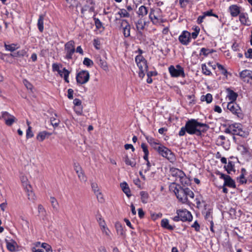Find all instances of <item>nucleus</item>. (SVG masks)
<instances>
[{
    "instance_id": "17",
    "label": "nucleus",
    "mask_w": 252,
    "mask_h": 252,
    "mask_svg": "<svg viewBox=\"0 0 252 252\" xmlns=\"http://www.w3.org/2000/svg\"><path fill=\"white\" fill-rule=\"evenodd\" d=\"M228 11L232 17H236L240 14V7L236 4L230 5Z\"/></svg>"
},
{
    "instance_id": "21",
    "label": "nucleus",
    "mask_w": 252,
    "mask_h": 252,
    "mask_svg": "<svg viewBox=\"0 0 252 252\" xmlns=\"http://www.w3.org/2000/svg\"><path fill=\"white\" fill-rule=\"evenodd\" d=\"M239 20L241 24L249 25L250 21L249 20L248 13L244 12L240 13L239 14Z\"/></svg>"
},
{
    "instance_id": "41",
    "label": "nucleus",
    "mask_w": 252,
    "mask_h": 252,
    "mask_svg": "<svg viewBox=\"0 0 252 252\" xmlns=\"http://www.w3.org/2000/svg\"><path fill=\"white\" fill-rule=\"evenodd\" d=\"M26 53V51L25 50H21L18 51L16 53L14 54H2V56H10V57H17L20 56H24Z\"/></svg>"
},
{
    "instance_id": "52",
    "label": "nucleus",
    "mask_w": 252,
    "mask_h": 252,
    "mask_svg": "<svg viewBox=\"0 0 252 252\" xmlns=\"http://www.w3.org/2000/svg\"><path fill=\"white\" fill-rule=\"evenodd\" d=\"M83 64L87 66H91L93 65L94 63L91 59L85 58L83 61Z\"/></svg>"
},
{
    "instance_id": "7",
    "label": "nucleus",
    "mask_w": 252,
    "mask_h": 252,
    "mask_svg": "<svg viewBox=\"0 0 252 252\" xmlns=\"http://www.w3.org/2000/svg\"><path fill=\"white\" fill-rule=\"evenodd\" d=\"M75 51V43L73 41L70 40L66 43L64 45L65 58L67 60L71 59Z\"/></svg>"
},
{
    "instance_id": "48",
    "label": "nucleus",
    "mask_w": 252,
    "mask_h": 252,
    "mask_svg": "<svg viewBox=\"0 0 252 252\" xmlns=\"http://www.w3.org/2000/svg\"><path fill=\"white\" fill-rule=\"evenodd\" d=\"M118 14L120 15L121 17H128L129 16V14L125 9H120L118 12Z\"/></svg>"
},
{
    "instance_id": "57",
    "label": "nucleus",
    "mask_w": 252,
    "mask_h": 252,
    "mask_svg": "<svg viewBox=\"0 0 252 252\" xmlns=\"http://www.w3.org/2000/svg\"><path fill=\"white\" fill-rule=\"evenodd\" d=\"M95 194L99 202H103L104 199L103 197V195L100 191H99V192L96 193Z\"/></svg>"
},
{
    "instance_id": "24",
    "label": "nucleus",
    "mask_w": 252,
    "mask_h": 252,
    "mask_svg": "<svg viewBox=\"0 0 252 252\" xmlns=\"http://www.w3.org/2000/svg\"><path fill=\"white\" fill-rule=\"evenodd\" d=\"M184 172L177 168H172L171 169V174L172 176L176 178V181H178V179L180 178Z\"/></svg>"
},
{
    "instance_id": "6",
    "label": "nucleus",
    "mask_w": 252,
    "mask_h": 252,
    "mask_svg": "<svg viewBox=\"0 0 252 252\" xmlns=\"http://www.w3.org/2000/svg\"><path fill=\"white\" fill-rule=\"evenodd\" d=\"M0 120H3L5 125L8 126H12L17 121V119L12 115L6 111H2L0 114Z\"/></svg>"
},
{
    "instance_id": "15",
    "label": "nucleus",
    "mask_w": 252,
    "mask_h": 252,
    "mask_svg": "<svg viewBox=\"0 0 252 252\" xmlns=\"http://www.w3.org/2000/svg\"><path fill=\"white\" fill-rule=\"evenodd\" d=\"M240 77L245 81L250 82L252 84V71L249 70H243L240 74Z\"/></svg>"
},
{
    "instance_id": "56",
    "label": "nucleus",
    "mask_w": 252,
    "mask_h": 252,
    "mask_svg": "<svg viewBox=\"0 0 252 252\" xmlns=\"http://www.w3.org/2000/svg\"><path fill=\"white\" fill-rule=\"evenodd\" d=\"M191 227L194 228L195 230L197 232L200 231V225L196 220L195 221L194 223L191 225Z\"/></svg>"
},
{
    "instance_id": "25",
    "label": "nucleus",
    "mask_w": 252,
    "mask_h": 252,
    "mask_svg": "<svg viewBox=\"0 0 252 252\" xmlns=\"http://www.w3.org/2000/svg\"><path fill=\"white\" fill-rule=\"evenodd\" d=\"M20 179L23 188H29V187L31 186L30 184L28 179L26 176H25L24 174H21L20 176Z\"/></svg>"
},
{
    "instance_id": "43",
    "label": "nucleus",
    "mask_w": 252,
    "mask_h": 252,
    "mask_svg": "<svg viewBox=\"0 0 252 252\" xmlns=\"http://www.w3.org/2000/svg\"><path fill=\"white\" fill-rule=\"evenodd\" d=\"M201 68L202 72L204 74H205L206 75H210L212 74L211 71L209 69L208 66L206 64H202Z\"/></svg>"
},
{
    "instance_id": "30",
    "label": "nucleus",
    "mask_w": 252,
    "mask_h": 252,
    "mask_svg": "<svg viewBox=\"0 0 252 252\" xmlns=\"http://www.w3.org/2000/svg\"><path fill=\"white\" fill-rule=\"evenodd\" d=\"M247 175V171L245 168H242L241 170V174L238 177V180L241 184L246 183L247 182V179L245 178V176Z\"/></svg>"
},
{
    "instance_id": "38",
    "label": "nucleus",
    "mask_w": 252,
    "mask_h": 252,
    "mask_svg": "<svg viewBox=\"0 0 252 252\" xmlns=\"http://www.w3.org/2000/svg\"><path fill=\"white\" fill-rule=\"evenodd\" d=\"M50 201L53 209L56 211H58L59 210V203L57 199L54 197H51Z\"/></svg>"
},
{
    "instance_id": "47",
    "label": "nucleus",
    "mask_w": 252,
    "mask_h": 252,
    "mask_svg": "<svg viewBox=\"0 0 252 252\" xmlns=\"http://www.w3.org/2000/svg\"><path fill=\"white\" fill-rule=\"evenodd\" d=\"M41 247L45 249L46 252H52L51 246L46 243H42Z\"/></svg>"
},
{
    "instance_id": "28",
    "label": "nucleus",
    "mask_w": 252,
    "mask_h": 252,
    "mask_svg": "<svg viewBox=\"0 0 252 252\" xmlns=\"http://www.w3.org/2000/svg\"><path fill=\"white\" fill-rule=\"evenodd\" d=\"M25 191L27 192V195L28 197V199L30 200L33 201L35 199V196L32 190V188L31 186L29 187V188H26L24 189Z\"/></svg>"
},
{
    "instance_id": "16",
    "label": "nucleus",
    "mask_w": 252,
    "mask_h": 252,
    "mask_svg": "<svg viewBox=\"0 0 252 252\" xmlns=\"http://www.w3.org/2000/svg\"><path fill=\"white\" fill-rule=\"evenodd\" d=\"M186 188H181L176 193L177 198L182 203H187V196H186Z\"/></svg>"
},
{
    "instance_id": "64",
    "label": "nucleus",
    "mask_w": 252,
    "mask_h": 252,
    "mask_svg": "<svg viewBox=\"0 0 252 252\" xmlns=\"http://www.w3.org/2000/svg\"><path fill=\"white\" fill-rule=\"evenodd\" d=\"M138 214L140 218L142 219L144 217L145 213L142 208H139L138 209Z\"/></svg>"
},
{
    "instance_id": "49",
    "label": "nucleus",
    "mask_w": 252,
    "mask_h": 252,
    "mask_svg": "<svg viewBox=\"0 0 252 252\" xmlns=\"http://www.w3.org/2000/svg\"><path fill=\"white\" fill-rule=\"evenodd\" d=\"M136 28L138 31L143 30L144 28L145 24L142 22V20H139L136 23Z\"/></svg>"
},
{
    "instance_id": "37",
    "label": "nucleus",
    "mask_w": 252,
    "mask_h": 252,
    "mask_svg": "<svg viewBox=\"0 0 252 252\" xmlns=\"http://www.w3.org/2000/svg\"><path fill=\"white\" fill-rule=\"evenodd\" d=\"M154 11L153 9H151L149 17L153 24H157L159 22V19L154 14Z\"/></svg>"
},
{
    "instance_id": "62",
    "label": "nucleus",
    "mask_w": 252,
    "mask_h": 252,
    "mask_svg": "<svg viewBox=\"0 0 252 252\" xmlns=\"http://www.w3.org/2000/svg\"><path fill=\"white\" fill-rule=\"evenodd\" d=\"M24 84L28 89L32 90V85L26 80H24Z\"/></svg>"
},
{
    "instance_id": "35",
    "label": "nucleus",
    "mask_w": 252,
    "mask_h": 252,
    "mask_svg": "<svg viewBox=\"0 0 252 252\" xmlns=\"http://www.w3.org/2000/svg\"><path fill=\"white\" fill-rule=\"evenodd\" d=\"M44 16L40 15L39 17L37 22V27L39 31L40 32H42L44 30Z\"/></svg>"
},
{
    "instance_id": "46",
    "label": "nucleus",
    "mask_w": 252,
    "mask_h": 252,
    "mask_svg": "<svg viewBox=\"0 0 252 252\" xmlns=\"http://www.w3.org/2000/svg\"><path fill=\"white\" fill-rule=\"evenodd\" d=\"M186 196H187V202L188 201V198L189 197L190 198H193L194 197V193L189 189L186 188Z\"/></svg>"
},
{
    "instance_id": "58",
    "label": "nucleus",
    "mask_w": 252,
    "mask_h": 252,
    "mask_svg": "<svg viewBox=\"0 0 252 252\" xmlns=\"http://www.w3.org/2000/svg\"><path fill=\"white\" fill-rule=\"evenodd\" d=\"M73 104L74 107H82L81 106V101L78 98H75L73 100Z\"/></svg>"
},
{
    "instance_id": "61",
    "label": "nucleus",
    "mask_w": 252,
    "mask_h": 252,
    "mask_svg": "<svg viewBox=\"0 0 252 252\" xmlns=\"http://www.w3.org/2000/svg\"><path fill=\"white\" fill-rule=\"evenodd\" d=\"M245 56L247 58H252V49H249L245 53Z\"/></svg>"
},
{
    "instance_id": "20",
    "label": "nucleus",
    "mask_w": 252,
    "mask_h": 252,
    "mask_svg": "<svg viewBox=\"0 0 252 252\" xmlns=\"http://www.w3.org/2000/svg\"><path fill=\"white\" fill-rule=\"evenodd\" d=\"M123 160L125 161V163L127 165H129L132 167H135L136 165V161L134 158H130L127 155H126L125 157L123 158Z\"/></svg>"
},
{
    "instance_id": "12",
    "label": "nucleus",
    "mask_w": 252,
    "mask_h": 252,
    "mask_svg": "<svg viewBox=\"0 0 252 252\" xmlns=\"http://www.w3.org/2000/svg\"><path fill=\"white\" fill-rule=\"evenodd\" d=\"M190 33L187 31H183L179 36V41L184 45H188L190 42Z\"/></svg>"
},
{
    "instance_id": "9",
    "label": "nucleus",
    "mask_w": 252,
    "mask_h": 252,
    "mask_svg": "<svg viewBox=\"0 0 252 252\" xmlns=\"http://www.w3.org/2000/svg\"><path fill=\"white\" fill-rule=\"evenodd\" d=\"M227 108L233 114L238 117H241L242 110L240 106L235 102H228Z\"/></svg>"
},
{
    "instance_id": "29",
    "label": "nucleus",
    "mask_w": 252,
    "mask_h": 252,
    "mask_svg": "<svg viewBox=\"0 0 252 252\" xmlns=\"http://www.w3.org/2000/svg\"><path fill=\"white\" fill-rule=\"evenodd\" d=\"M183 186H188L190 184V180L184 173L178 180Z\"/></svg>"
},
{
    "instance_id": "22",
    "label": "nucleus",
    "mask_w": 252,
    "mask_h": 252,
    "mask_svg": "<svg viewBox=\"0 0 252 252\" xmlns=\"http://www.w3.org/2000/svg\"><path fill=\"white\" fill-rule=\"evenodd\" d=\"M148 13V8L144 5L140 6L137 11V14L139 17L142 18L146 16Z\"/></svg>"
},
{
    "instance_id": "50",
    "label": "nucleus",
    "mask_w": 252,
    "mask_h": 252,
    "mask_svg": "<svg viewBox=\"0 0 252 252\" xmlns=\"http://www.w3.org/2000/svg\"><path fill=\"white\" fill-rule=\"evenodd\" d=\"M77 176L81 182H85L86 181V177L84 175L83 170L77 173Z\"/></svg>"
},
{
    "instance_id": "45",
    "label": "nucleus",
    "mask_w": 252,
    "mask_h": 252,
    "mask_svg": "<svg viewBox=\"0 0 252 252\" xmlns=\"http://www.w3.org/2000/svg\"><path fill=\"white\" fill-rule=\"evenodd\" d=\"M238 150L242 155H247L249 153L248 149L243 145H239Z\"/></svg>"
},
{
    "instance_id": "13",
    "label": "nucleus",
    "mask_w": 252,
    "mask_h": 252,
    "mask_svg": "<svg viewBox=\"0 0 252 252\" xmlns=\"http://www.w3.org/2000/svg\"><path fill=\"white\" fill-rule=\"evenodd\" d=\"M226 99L229 101L228 102H235L238 97V94L229 88L226 89Z\"/></svg>"
},
{
    "instance_id": "14",
    "label": "nucleus",
    "mask_w": 252,
    "mask_h": 252,
    "mask_svg": "<svg viewBox=\"0 0 252 252\" xmlns=\"http://www.w3.org/2000/svg\"><path fill=\"white\" fill-rule=\"evenodd\" d=\"M230 129L233 134L242 136L244 132L242 130V125L240 124H235L230 126Z\"/></svg>"
},
{
    "instance_id": "33",
    "label": "nucleus",
    "mask_w": 252,
    "mask_h": 252,
    "mask_svg": "<svg viewBox=\"0 0 252 252\" xmlns=\"http://www.w3.org/2000/svg\"><path fill=\"white\" fill-rule=\"evenodd\" d=\"M19 45L18 44L12 43L11 44H4V47L7 51L13 52L16 49L19 48Z\"/></svg>"
},
{
    "instance_id": "4",
    "label": "nucleus",
    "mask_w": 252,
    "mask_h": 252,
    "mask_svg": "<svg viewBox=\"0 0 252 252\" xmlns=\"http://www.w3.org/2000/svg\"><path fill=\"white\" fill-rule=\"evenodd\" d=\"M52 69L53 71L58 72V74L61 77L63 78L64 81L66 83L69 82L68 77L70 72L65 68L62 67V65L57 63L52 64Z\"/></svg>"
},
{
    "instance_id": "44",
    "label": "nucleus",
    "mask_w": 252,
    "mask_h": 252,
    "mask_svg": "<svg viewBox=\"0 0 252 252\" xmlns=\"http://www.w3.org/2000/svg\"><path fill=\"white\" fill-rule=\"evenodd\" d=\"M217 66L219 70L221 71V73L223 75H224L226 77H227L228 75V72L226 70V69L222 65L219 63H217Z\"/></svg>"
},
{
    "instance_id": "40",
    "label": "nucleus",
    "mask_w": 252,
    "mask_h": 252,
    "mask_svg": "<svg viewBox=\"0 0 252 252\" xmlns=\"http://www.w3.org/2000/svg\"><path fill=\"white\" fill-rule=\"evenodd\" d=\"M181 187L176 184L175 183H172L169 186V189L170 191L174 192L175 195H176V193L177 191L178 192L179 189H180Z\"/></svg>"
},
{
    "instance_id": "59",
    "label": "nucleus",
    "mask_w": 252,
    "mask_h": 252,
    "mask_svg": "<svg viewBox=\"0 0 252 252\" xmlns=\"http://www.w3.org/2000/svg\"><path fill=\"white\" fill-rule=\"evenodd\" d=\"M97 221L100 228H102L103 227L106 225L105 221L102 218H99Z\"/></svg>"
},
{
    "instance_id": "10",
    "label": "nucleus",
    "mask_w": 252,
    "mask_h": 252,
    "mask_svg": "<svg viewBox=\"0 0 252 252\" xmlns=\"http://www.w3.org/2000/svg\"><path fill=\"white\" fill-rule=\"evenodd\" d=\"M176 214L180 216L181 220L182 221H191L192 220L191 214L187 209L177 210L176 211Z\"/></svg>"
},
{
    "instance_id": "11",
    "label": "nucleus",
    "mask_w": 252,
    "mask_h": 252,
    "mask_svg": "<svg viewBox=\"0 0 252 252\" xmlns=\"http://www.w3.org/2000/svg\"><path fill=\"white\" fill-rule=\"evenodd\" d=\"M219 174L220 175V178L224 180V186H227L231 188H235V182L230 176L225 175L221 173H219Z\"/></svg>"
},
{
    "instance_id": "27",
    "label": "nucleus",
    "mask_w": 252,
    "mask_h": 252,
    "mask_svg": "<svg viewBox=\"0 0 252 252\" xmlns=\"http://www.w3.org/2000/svg\"><path fill=\"white\" fill-rule=\"evenodd\" d=\"M6 247L8 250L11 252L15 251L16 250L17 245L16 243L12 240H8L6 241Z\"/></svg>"
},
{
    "instance_id": "39",
    "label": "nucleus",
    "mask_w": 252,
    "mask_h": 252,
    "mask_svg": "<svg viewBox=\"0 0 252 252\" xmlns=\"http://www.w3.org/2000/svg\"><path fill=\"white\" fill-rule=\"evenodd\" d=\"M213 99L212 95L209 93L205 95H202L201 97V100L202 101H205L207 103H210L212 102Z\"/></svg>"
},
{
    "instance_id": "32",
    "label": "nucleus",
    "mask_w": 252,
    "mask_h": 252,
    "mask_svg": "<svg viewBox=\"0 0 252 252\" xmlns=\"http://www.w3.org/2000/svg\"><path fill=\"white\" fill-rule=\"evenodd\" d=\"M161 225L162 227L172 230L174 228V226L169 224V220L166 219H162L161 221Z\"/></svg>"
},
{
    "instance_id": "63",
    "label": "nucleus",
    "mask_w": 252,
    "mask_h": 252,
    "mask_svg": "<svg viewBox=\"0 0 252 252\" xmlns=\"http://www.w3.org/2000/svg\"><path fill=\"white\" fill-rule=\"evenodd\" d=\"M73 91L71 89H69L67 90V97L69 99H71L73 98Z\"/></svg>"
},
{
    "instance_id": "53",
    "label": "nucleus",
    "mask_w": 252,
    "mask_h": 252,
    "mask_svg": "<svg viewBox=\"0 0 252 252\" xmlns=\"http://www.w3.org/2000/svg\"><path fill=\"white\" fill-rule=\"evenodd\" d=\"M210 49L205 48H202L200 50V55H203L204 56H207L210 54Z\"/></svg>"
},
{
    "instance_id": "51",
    "label": "nucleus",
    "mask_w": 252,
    "mask_h": 252,
    "mask_svg": "<svg viewBox=\"0 0 252 252\" xmlns=\"http://www.w3.org/2000/svg\"><path fill=\"white\" fill-rule=\"evenodd\" d=\"M100 229H101L102 232L104 234H105L106 236L110 237L111 232L106 225L103 227L102 228H100Z\"/></svg>"
},
{
    "instance_id": "2",
    "label": "nucleus",
    "mask_w": 252,
    "mask_h": 252,
    "mask_svg": "<svg viewBox=\"0 0 252 252\" xmlns=\"http://www.w3.org/2000/svg\"><path fill=\"white\" fill-rule=\"evenodd\" d=\"M137 65L139 69V76L143 78L147 71L148 65L146 60L141 55H138L135 59Z\"/></svg>"
},
{
    "instance_id": "34",
    "label": "nucleus",
    "mask_w": 252,
    "mask_h": 252,
    "mask_svg": "<svg viewBox=\"0 0 252 252\" xmlns=\"http://www.w3.org/2000/svg\"><path fill=\"white\" fill-rule=\"evenodd\" d=\"M141 200L142 203L145 204L148 203L149 198V195L147 192L142 191L140 192Z\"/></svg>"
},
{
    "instance_id": "1",
    "label": "nucleus",
    "mask_w": 252,
    "mask_h": 252,
    "mask_svg": "<svg viewBox=\"0 0 252 252\" xmlns=\"http://www.w3.org/2000/svg\"><path fill=\"white\" fill-rule=\"evenodd\" d=\"M204 127L207 128L208 127L206 124L200 123L194 119L188 121L185 126L181 127L179 132V135L183 136L186 132L189 134H200L201 132L204 130Z\"/></svg>"
},
{
    "instance_id": "18",
    "label": "nucleus",
    "mask_w": 252,
    "mask_h": 252,
    "mask_svg": "<svg viewBox=\"0 0 252 252\" xmlns=\"http://www.w3.org/2000/svg\"><path fill=\"white\" fill-rule=\"evenodd\" d=\"M122 26H124L123 28V33L125 37H127L130 36V25L126 20H123L122 22Z\"/></svg>"
},
{
    "instance_id": "60",
    "label": "nucleus",
    "mask_w": 252,
    "mask_h": 252,
    "mask_svg": "<svg viewBox=\"0 0 252 252\" xmlns=\"http://www.w3.org/2000/svg\"><path fill=\"white\" fill-rule=\"evenodd\" d=\"M74 169L76 173H77L82 170L81 166L77 163H75L74 165Z\"/></svg>"
},
{
    "instance_id": "5",
    "label": "nucleus",
    "mask_w": 252,
    "mask_h": 252,
    "mask_svg": "<svg viewBox=\"0 0 252 252\" xmlns=\"http://www.w3.org/2000/svg\"><path fill=\"white\" fill-rule=\"evenodd\" d=\"M168 70L172 77H185V76L184 68L179 64L176 65V66L170 65L168 67Z\"/></svg>"
},
{
    "instance_id": "42",
    "label": "nucleus",
    "mask_w": 252,
    "mask_h": 252,
    "mask_svg": "<svg viewBox=\"0 0 252 252\" xmlns=\"http://www.w3.org/2000/svg\"><path fill=\"white\" fill-rule=\"evenodd\" d=\"M54 115H55V117L53 116L51 118L50 121H51V124L52 125V126H54L57 127L59 125L60 120L58 119H57L56 118V117H57V114H55Z\"/></svg>"
},
{
    "instance_id": "23",
    "label": "nucleus",
    "mask_w": 252,
    "mask_h": 252,
    "mask_svg": "<svg viewBox=\"0 0 252 252\" xmlns=\"http://www.w3.org/2000/svg\"><path fill=\"white\" fill-rule=\"evenodd\" d=\"M120 186L123 192L126 194V195L128 197H129L131 196L130 189L128 187V184L126 182H124L121 183Z\"/></svg>"
},
{
    "instance_id": "54",
    "label": "nucleus",
    "mask_w": 252,
    "mask_h": 252,
    "mask_svg": "<svg viewBox=\"0 0 252 252\" xmlns=\"http://www.w3.org/2000/svg\"><path fill=\"white\" fill-rule=\"evenodd\" d=\"M91 187H92L93 190L94 191V192L95 194L96 193L100 191L98 186L96 183H94V182L92 183L91 184Z\"/></svg>"
},
{
    "instance_id": "19",
    "label": "nucleus",
    "mask_w": 252,
    "mask_h": 252,
    "mask_svg": "<svg viewBox=\"0 0 252 252\" xmlns=\"http://www.w3.org/2000/svg\"><path fill=\"white\" fill-rule=\"evenodd\" d=\"M51 134V133L48 132L46 131H40L37 134L36 139L39 142H42L47 138L48 136H50Z\"/></svg>"
},
{
    "instance_id": "26",
    "label": "nucleus",
    "mask_w": 252,
    "mask_h": 252,
    "mask_svg": "<svg viewBox=\"0 0 252 252\" xmlns=\"http://www.w3.org/2000/svg\"><path fill=\"white\" fill-rule=\"evenodd\" d=\"M146 139L148 142L156 150H157L158 147L160 146L158 140L154 139L153 137L150 136L146 137Z\"/></svg>"
},
{
    "instance_id": "55",
    "label": "nucleus",
    "mask_w": 252,
    "mask_h": 252,
    "mask_svg": "<svg viewBox=\"0 0 252 252\" xmlns=\"http://www.w3.org/2000/svg\"><path fill=\"white\" fill-rule=\"evenodd\" d=\"M31 127L29 126L26 131V136L28 138L33 137V134L32 131Z\"/></svg>"
},
{
    "instance_id": "36",
    "label": "nucleus",
    "mask_w": 252,
    "mask_h": 252,
    "mask_svg": "<svg viewBox=\"0 0 252 252\" xmlns=\"http://www.w3.org/2000/svg\"><path fill=\"white\" fill-rule=\"evenodd\" d=\"M224 168L228 174H230L232 171H235V165L234 162L231 161H229Z\"/></svg>"
},
{
    "instance_id": "31",
    "label": "nucleus",
    "mask_w": 252,
    "mask_h": 252,
    "mask_svg": "<svg viewBox=\"0 0 252 252\" xmlns=\"http://www.w3.org/2000/svg\"><path fill=\"white\" fill-rule=\"evenodd\" d=\"M97 63L104 71H107L108 70V66L107 62L105 60H102L100 57L98 58Z\"/></svg>"
},
{
    "instance_id": "3",
    "label": "nucleus",
    "mask_w": 252,
    "mask_h": 252,
    "mask_svg": "<svg viewBox=\"0 0 252 252\" xmlns=\"http://www.w3.org/2000/svg\"><path fill=\"white\" fill-rule=\"evenodd\" d=\"M157 151L160 156L166 158L170 162H173L175 161L176 158L174 154L165 146L160 145Z\"/></svg>"
},
{
    "instance_id": "8",
    "label": "nucleus",
    "mask_w": 252,
    "mask_h": 252,
    "mask_svg": "<svg viewBox=\"0 0 252 252\" xmlns=\"http://www.w3.org/2000/svg\"><path fill=\"white\" fill-rule=\"evenodd\" d=\"M76 79L78 84L80 85L86 84L90 79L89 72L86 70H81L77 73Z\"/></svg>"
}]
</instances>
